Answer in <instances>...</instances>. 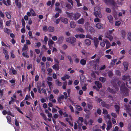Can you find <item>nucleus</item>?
<instances>
[{"label": "nucleus", "instance_id": "25", "mask_svg": "<svg viewBox=\"0 0 131 131\" xmlns=\"http://www.w3.org/2000/svg\"><path fill=\"white\" fill-rule=\"evenodd\" d=\"M4 31L5 32L8 34H9L10 32L11 31V30L10 29H8L6 28H4Z\"/></svg>", "mask_w": 131, "mask_h": 131}, {"label": "nucleus", "instance_id": "27", "mask_svg": "<svg viewBox=\"0 0 131 131\" xmlns=\"http://www.w3.org/2000/svg\"><path fill=\"white\" fill-rule=\"evenodd\" d=\"M85 43L87 45H90L91 44V41L90 39H86L85 41Z\"/></svg>", "mask_w": 131, "mask_h": 131}, {"label": "nucleus", "instance_id": "54", "mask_svg": "<svg viewBox=\"0 0 131 131\" xmlns=\"http://www.w3.org/2000/svg\"><path fill=\"white\" fill-rule=\"evenodd\" d=\"M123 13L122 12H120L118 14V16H122V14H125V10H123Z\"/></svg>", "mask_w": 131, "mask_h": 131}, {"label": "nucleus", "instance_id": "39", "mask_svg": "<svg viewBox=\"0 0 131 131\" xmlns=\"http://www.w3.org/2000/svg\"><path fill=\"white\" fill-rule=\"evenodd\" d=\"M108 19L110 22L112 23L113 21V17L111 15H110L107 17Z\"/></svg>", "mask_w": 131, "mask_h": 131}, {"label": "nucleus", "instance_id": "41", "mask_svg": "<svg viewBox=\"0 0 131 131\" xmlns=\"http://www.w3.org/2000/svg\"><path fill=\"white\" fill-rule=\"evenodd\" d=\"M75 24L73 21H71L70 23V26L71 28H74L75 27Z\"/></svg>", "mask_w": 131, "mask_h": 131}, {"label": "nucleus", "instance_id": "56", "mask_svg": "<svg viewBox=\"0 0 131 131\" xmlns=\"http://www.w3.org/2000/svg\"><path fill=\"white\" fill-rule=\"evenodd\" d=\"M22 55L24 57H25L27 58H29V56L28 55L27 53L23 52L22 53Z\"/></svg>", "mask_w": 131, "mask_h": 131}, {"label": "nucleus", "instance_id": "60", "mask_svg": "<svg viewBox=\"0 0 131 131\" xmlns=\"http://www.w3.org/2000/svg\"><path fill=\"white\" fill-rule=\"evenodd\" d=\"M54 93L56 94H58L59 92V91L57 89H56L53 90Z\"/></svg>", "mask_w": 131, "mask_h": 131}, {"label": "nucleus", "instance_id": "61", "mask_svg": "<svg viewBox=\"0 0 131 131\" xmlns=\"http://www.w3.org/2000/svg\"><path fill=\"white\" fill-rule=\"evenodd\" d=\"M55 10L56 11H58V12L59 13H61V10L60 8L58 7H56Z\"/></svg>", "mask_w": 131, "mask_h": 131}, {"label": "nucleus", "instance_id": "57", "mask_svg": "<svg viewBox=\"0 0 131 131\" xmlns=\"http://www.w3.org/2000/svg\"><path fill=\"white\" fill-rule=\"evenodd\" d=\"M121 24V22L120 21H117L115 22V25L116 26H118Z\"/></svg>", "mask_w": 131, "mask_h": 131}, {"label": "nucleus", "instance_id": "21", "mask_svg": "<svg viewBox=\"0 0 131 131\" xmlns=\"http://www.w3.org/2000/svg\"><path fill=\"white\" fill-rule=\"evenodd\" d=\"M123 65L124 67V70L125 71L127 70L128 66V64L127 62H125L124 63Z\"/></svg>", "mask_w": 131, "mask_h": 131}, {"label": "nucleus", "instance_id": "62", "mask_svg": "<svg viewBox=\"0 0 131 131\" xmlns=\"http://www.w3.org/2000/svg\"><path fill=\"white\" fill-rule=\"evenodd\" d=\"M0 16L3 18H4V15L1 10H0Z\"/></svg>", "mask_w": 131, "mask_h": 131}, {"label": "nucleus", "instance_id": "3", "mask_svg": "<svg viewBox=\"0 0 131 131\" xmlns=\"http://www.w3.org/2000/svg\"><path fill=\"white\" fill-rule=\"evenodd\" d=\"M76 38L74 37H70L67 38L66 41L72 44V46H74L75 44L74 43L76 42Z\"/></svg>", "mask_w": 131, "mask_h": 131}, {"label": "nucleus", "instance_id": "24", "mask_svg": "<svg viewBox=\"0 0 131 131\" xmlns=\"http://www.w3.org/2000/svg\"><path fill=\"white\" fill-rule=\"evenodd\" d=\"M84 23V20L83 18H81L79 19L78 21V24H83Z\"/></svg>", "mask_w": 131, "mask_h": 131}, {"label": "nucleus", "instance_id": "33", "mask_svg": "<svg viewBox=\"0 0 131 131\" xmlns=\"http://www.w3.org/2000/svg\"><path fill=\"white\" fill-rule=\"evenodd\" d=\"M15 3L16 5L17 6L18 8H20L21 7V4L20 2L18 1Z\"/></svg>", "mask_w": 131, "mask_h": 131}, {"label": "nucleus", "instance_id": "49", "mask_svg": "<svg viewBox=\"0 0 131 131\" xmlns=\"http://www.w3.org/2000/svg\"><path fill=\"white\" fill-rule=\"evenodd\" d=\"M109 77L110 78H112L113 75V73L112 71H109L107 72Z\"/></svg>", "mask_w": 131, "mask_h": 131}, {"label": "nucleus", "instance_id": "52", "mask_svg": "<svg viewBox=\"0 0 131 131\" xmlns=\"http://www.w3.org/2000/svg\"><path fill=\"white\" fill-rule=\"evenodd\" d=\"M41 86H39L37 85V86L38 92L40 94H41V92L40 90Z\"/></svg>", "mask_w": 131, "mask_h": 131}, {"label": "nucleus", "instance_id": "22", "mask_svg": "<svg viewBox=\"0 0 131 131\" xmlns=\"http://www.w3.org/2000/svg\"><path fill=\"white\" fill-rule=\"evenodd\" d=\"M63 39V38L62 37H59L58 39V43L59 44L61 43L62 42Z\"/></svg>", "mask_w": 131, "mask_h": 131}, {"label": "nucleus", "instance_id": "47", "mask_svg": "<svg viewBox=\"0 0 131 131\" xmlns=\"http://www.w3.org/2000/svg\"><path fill=\"white\" fill-rule=\"evenodd\" d=\"M121 34L122 35V37L123 38H124L125 36L126 33L125 30H122L121 31Z\"/></svg>", "mask_w": 131, "mask_h": 131}, {"label": "nucleus", "instance_id": "23", "mask_svg": "<svg viewBox=\"0 0 131 131\" xmlns=\"http://www.w3.org/2000/svg\"><path fill=\"white\" fill-rule=\"evenodd\" d=\"M86 62V61L85 60L83 59H81L80 61V63L82 65H85Z\"/></svg>", "mask_w": 131, "mask_h": 131}, {"label": "nucleus", "instance_id": "6", "mask_svg": "<svg viewBox=\"0 0 131 131\" xmlns=\"http://www.w3.org/2000/svg\"><path fill=\"white\" fill-rule=\"evenodd\" d=\"M81 16L80 13H76L74 14L73 17V19L76 20L78 19Z\"/></svg>", "mask_w": 131, "mask_h": 131}, {"label": "nucleus", "instance_id": "29", "mask_svg": "<svg viewBox=\"0 0 131 131\" xmlns=\"http://www.w3.org/2000/svg\"><path fill=\"white\" fill-rule=\"evenodd\" d=\"M76 106V109L78 111H81L83 110V108L80 105H77Z\"/></svg>", "mask_w": 131, "mask_h": 131}, {"label": "nucleus", "instance_id": "64", "mask_svg": "<svg viewBox=\"0 0 131 131\" xmlns=\"http://www.w3.org/2000/svg\"><path fill=\"white\" fill-rule=\"evenodd\" d=\"M21 21L22 23L23 27H25V23L24 19H22Z\"/></svg>", "mask_w": 131, "mask_h": 131}, {"label": "nucleus", "instance_id": "34", "mask_svg": "<svg viewBox=\"0 0 131 131\" xmlns=\"http://www.w3.org/2000/svg\"><path fill=\"white\" fill-rule=\"evenodd\" d=\"M54 43V42L51 40H50L48 41V45L49 46L50 48H50V46H52V45Z\"/></svg>", "mask_w": 131, "mask_h": 131}, {"label": "nucleus", "instance_id": "42", "mask_svg": "<svg viewBox=\"0 0 131 131\" xmlns=\"http://www.w3.org/2000/svg\"><path fill=\"white\" fill-rule=\"evenodd\" d=\"M40 115L42 117L43 119L45 121L47 120V117L45 114L43 113H41L40 114Z\"/></svg>", "mask_w": 131, "mask_h": 131}, {"label": "nucleus", "instance_id": "50", "mask_svg": "<svg viewBox=\"0 0 131 131\" xmlns=\"http://www.w3.org/2000/svg\"><path fill=\"white\" fill-rule=\"evenodd\" d=\"M87 106L88 108L90 110H92L93 107L92 105L89 103H88Z\"/></svg>", "mask_w": 131, "mask_h": 131}, {"label": "nucleus", "instance_id": "53", "mask_svg": "<svg viewBox=\"0 0 131 131\" xmlns=\"http://www.w3.org/2000/svg\"><path fill=\"white\" fill-rule=\"evenodd\" d=\"M84 25L85 28L86 29L88 28V27H89V26L90 25V24L89 22H85Z\"/></svg>", "mask_w": 131, "mask_h": 131}, {"label": "nucleus", "instance_id": "11", "mask_svg": "<svg viewBox=\"0 0 131 131\" xmlns=\"http://www.w3.org/2000/svg\"><path fill=\"white\" fill-rule=\"evenodd\" d=\"M94 41L95 48H97V47L99 42L97 38L94 37Z\"/></svg>", "mask_w": 131, "mask_h": 131}, {"label": "nucleus", "instance_id": "20", "mask_svg": "<svg viewBox=\"0 0 131 131\" xmlns=\"http://www.w3.org/2000/svg\"><path fill=\"white\" fill-rule=\"evenodd\" d=\"M61 21L62 22L64 23L65 24H67L68 21V19L67 18H62L61 19Z\"/></svg>", "mask_w": 131, "mask_h": 131}, {"label": "nucleus", "instance_id": "13", "mask_svg": "<svg viewBox=\"0 0 131 131\" xmlns=\"http://www.w3.org/2000/svg\"><path fill=\"white\" fill-rule=\"evenodd\" d=\"M126 85L128 88H131V79L130 78L128 81H126Z\"/></svg>", "mask_w": 131, "mask_h": 131}, {"label": "nucleus", "instance_id": "9", "mask_svg": "<svg viewBox=\"0 0 131 131\" xmlns=\"http://www.w3.org/2000/svg\"><path fill=\"white\" fill-rule=\"evenodd\" d=\"M86 29L88 31L90 32L91 33L94 32L95 30L91 26H89V27H88V28Z\"/></svg>", "mask_w": 131, "mask_h": 131}, {"label": "nucleus", "instance_id": "16", "mask_svg": "<svg viewBox=\"0 0 131 131\" xmlns=\"http://www.w3.org/2000/svg\"><path fill=\"white\" fill-rule=\"evenodd\" d=\"M107 126L106 129L108 130H110L112 127V124L111 122L109 121L107 122Z\"/></svg>", "mask_w": 131, "mask_h": 131}, {"label": "nucleus", "instance_id": "7", "mask_svg": "<svg viewBox=\"0 0 131 131\" xmlns=\"http://www.w3.org/2000/svg\"><path fill=\"white\" fill-rule=\"evenodd\" d=\"M101 104L102 107H106L108 109L110 107V105L106 103L104 101L101 102Z\"/></svg>", "mask_w": 131, "mask_h": 131}, {"label": "nucleus", "instance_id": "40", "mask_svg": "<svg viewBox=\"0 0 131 131\" xmlns=\"http://www.w3.org/2000/svg\"><path fill=\"white\" fill-rule=\"evenodd\" d=\"M62 18V17H60L59 18L56 19V20L55 21L56 24H58L60 21V20Z\"/></svg>", "mask_w": 131, "mask_h": 131}, {"label": "nucleus", "instance_id": "44", "mask_svg": "<svg viewBox=\"0 0 131 131\" xmlns=\"http://www.w3.org/2000/svg\"><path fill=\"white\" fill-rule=\"evenodd\" d=\"M11 70L13 74H16L17 73V71L13 67L11 68Z\"/></svg>", "mask_w": 131, "mask_h": 131}, {"label": "nucleus", "instance_id": "10", "mask_svg": "<svg viewBox=\"0 0 131 131\" xmlns=\"http://www.w3.org/2000/svg\"><path fill=\"white\" fill-rule=\"evenodd\" d=\"M95 83L99 89H100L102 87V84L99 81H96L95 82Z\"/></svg>", "mask_w": 131, "mask_h": 131}, {"label": "nucleus", "instance_id": "14", "mask_svg": "<svg viewBox=\"0 0 131 131\" xmlns=\"http://www.w3.org/2000/svg\"><path fill=\"white\" fill-rule=\"evenodd\" d=\"M96 27L98 29H102L103 28V24L101 23H98L96 24Z\"/></svg>", "mask_w": 131, "mask_h": 131}, {"label": "nucleus", "instance_id": "38", "mask_svg": "<svg viewBox=\"0 0 131 131\" xmlns=\"http://www.w3.org/2000/svg\"><path fill=\"white\" fill-rule=\"evenodd\" d=\"M66 6L69 9H72L71 5L69 4L66 3Z\"/></svg>", "mask_w": 131, "mask_h": 131}, {"label": "nucleus", "instance_id": "55", "mask_svg": "<svg viewBox=\"0 0 131 131\" xmlns=\"http://www.w3.org/2000/svg\"><path fill=\"white\" fill-rule=\"evenodd\" d=\"M93 123V121L92 119H90L88 121V124L89 125H91Z\"/></svg>", "mask_w": 131, "mask_h": 131}, {"label": "nucleus", "instance_id": "37", "mask_svg": "<svg viewBox=\"0 0 131 131\" xmlns=\"http://www.w3.org/2000/svg\"><path fill=\"white\" fill-rule=\"evenodd\" d=\"M84 111L87 114L89 115H90L91 114L90 111L89 110H88L87 108H84Z\"/></svg>", "mask_w": 131, "mask_h": 131}, {"label": "nucleus", "instance_id": "2", "mask_svg": "<svg viewBox=\"0 0 131 131\" xmlns=\"http://www.w3.org/2000/svg\"><path fill=\"white\" fill-rule=\"evenodd\" d=\"M120 90L122 92L123 94V95L125 97L128 96L129 93V90L124 86H122L120 88Z\"/></svg>", "mask_w": 131, "mask_h": 131}, {"label": "nucleus", "instance_id": "26", "mask_svg": "<svg viewBox=\"0 0 131 131\" xmlns=\"http://www.w3.org/2000/svg\"><path fill=\"white\" fill-rule=\"evenodd\" d=\"M105 37L106 38H108L110 41H112L113 39L112 36L110 34H107L106 35Z\"/></svg>", "mask_w": 131, "mask_h": 131}, {"label": "nucleus", "instance_id": "12", "mask_svg": "<svg viewBox=\"0 0 131 131\" xmlns=\"http://www.w3.org/2000/svg\"><path fill=\"white\" fill-rule=\"evenodd\" d=\"M114 107L115 109V111L116 113L118 114L119 111V105H117L116 103H115V105H114Z\"/></svg>", "mask_w": 131, "mask_h": 131}, {"label": "nucleus", "instance_id": "18", "mask_svg": "<svg viewBox=\"0 0 131 131\" xmlns=\"http://www.w3.org/2000/svg\"><path fill=\"white\" fill-rule=\"evenodd\" d=\"M66 13L68 17L69 18H73L74 15L73 13H69L68 12H66Z\"/></svg>", "mask_w": 131, "mask_h": 131}, {"label": "nucleus", "instance_id": "30", "mask_svg": "<svg viewBox=\"0 0 131 131\" xmlns=\"http://www.w3.org/2000/svg\"><path fill=\"white\" fill-rule=\"evenodd\" d=\"M106 44V49H108L109 48L111 44L110 42L107 41H106L105 42Z\"/></svg>", "mask_w": 131, "mask_h": 131}, {"label": "nucleus", "instance_id": "59", "mask_svg": "<svg viewBox=\"0 0 131 131\" xmlns=\"http://www.w3.org/2000/svg\"><path fill=\"white\" fill-rule=\"evenodd\" d=\"M128 40L131 41V33L129 32L128 34Z\"/></svg>", "mask_w": 131, "mask_h": 131}, {"label": "nucleus", "instance_id": "63", "mask_svg": "<svg viewBox=\"0 0 131 131\" xmlns=\"http://www.w3.org/2000/svg\"><path fill=\"white\" fill-rule=\"evenodd\" d=\"M79 82V81L78 80H75L74 81L73 84L75 85H77L78 84Z\"/></svg>", "mask_w": 131, "mask_h": 131}, {"label": "nucleus", "instance_id": "4", "mask_svg": "<svg viewBox=\"0 0 131 131\" xmlns=\"http://www.w3.org/2000/svg\"><path fill=\"white\" fill-rule=\"evenodd\" d=\"M104 2L107 5H111L115 7L116 6V3L114 0H103Z\"/></svg>", "mask_w": 131, "mask_h": 131}, {"label": "nucleus", "instance_id": "31", "mask_svg": "<svg viewBox=\"0 0 131 131\" xmlns=\"http://www.w3.org/2000/svg\"><path fill=\"white\" fill-rule=\"evenodd\" d=\"M30 13L31 14V15L32 16H36V14L35 13L33 9L31 8L30 9Z\"/></svg>", "mask_w": 131, "mask_h": 131}, {"label": "nucleus", "instance_id": "45", "mask_svg": "<svg viewBox=\"0 0 131 131\" xmlns=\"http://www.w3.org/2000/svg\"><path fill=\"white\" fill-rule=\"evenodd\" d=\"M69 118L67 117L65 118L66 121L69 123V125L72 126H73V124L72 123H71V122L69 120Z\"/></svg>", "mask_w": 131, "mask_h": 131}, {"label": "nucleus", "instance_id": "19", "mask_svg": "<svg viewBox=\"0 0 131 131\" xmlns=\"http://www.w3.org/2000/svg\"><path fill=\"white\" fill-rule=\"evenodd\" d=\"M130 78L129 76V75H124L123 76L122 79L124 81L126 80V81H128V80Z\"/></svg>", "mask_w": 131, "mask_h": 131}, {"label": "nucleus", "instance_id": "46", "mask_svg": "<svg viewBox=\"0 0 131 131\" xmlns=\"http://www.w3.org/2000/svg\"><path fill=\"white\" fill-rule=\"evenodd\" d=\"M13 51L12 50L10 52V57L13 58H15V56L13 53Z\"/></svg>", "mask_w": 131, "mask_h": 131}, {"label": "nucleus", "instance_id": "43", "mask_svg": "<svg viewBox=\"0 0 131 131\" xmlns=\"http://www.w3.org/2000/svg\"><path fill=\"white\" fill-rule=\"evenodd\" d=\"M32 2L34 5H37L39 2V0H32Z\"/></svg>", "mask_w": 131, "mask_h": 131}, {"label": "nucleus", "instance_id": "15", "mask_svg": "<svg viewBox=\"0 0 131 131\" xmlns=\"http://www.w3.org/2000/svg\"><path fill=\"white\" fill-rule=\"evenodd\" d=\"M76 31L78 32H80L81 33H83L84 32V30L82 28H78L75 29Z\"/></svg>", "mask_w": 131, "mask_h": 131}, {"label": "nucleus", "instance_id": "58", "mask_svg": "<svg viewBox=\"0 0 131 131\" xmlns=\"http://www.w3.org/2000/svg\"><path fill=\"white\" fill-rule=\"evenodd\" d=\"M27 49H28L27 46L26 44H25V45H24V47L22 49V51H23V50L25 51Z\"/></svg>", "mask_w": 131, "mask_h": 131}, {"label": "nucleus", "instance_id": "28", "mask_svg": "<svg viewBox=\"0 0 131 131\" xmlns=\"http://www.w3.org/2000/svg\"><path fill=\"white\" fill-rule=\"evenodd\" d=\"M5 14L6 17L8 19H10L11 18V16L9 13L7 12H5Z\"/></svg>", "mask_w": 131, "mask_h": 131}, {"label": "nucleus", "instance_id": "48", "mask_svg": "<svg viewBox=\"0 0 131 131\" xmlns=\"http://www.w3.org/2000/svg\"><path fill=\"white\" fill-rule=\"evenodd\" d=\"M6 118L7 120L8 123L9 124H10V123L11 122V121L10 116H7L6 117Z\"/></svg>", "mask_w": 131, "mask_h": 131}, {"label": "nucleus", "instance_id": "1", "mask_svg": "<svg viewBox=\"0 0 131 131\" xmlns=\"http://www.w3.org/2000/svg\"><path fill=\"white\" fill-rule=\"evenodd\" d=\"M94 15L97 17L98 16L100 18H101L102 15L101 13V10L100 8L99 7H96L94 8Z\"/></svg>", "mask_w": 131, "mask_h": 131}, {"label": "nucleus", "instance_id": "36", "mask_svg": "<svg viewBox=\"0 0 131 131\" xmlns=\"http://www.w3.org/2000/svg\"><path fill=\"white\" fill-rule=\"evenodd\" d=\"M55 82L56 84L58 86H61L62 84V83L59 81L58 80H56Z\"/></svg>", "mask_w": 131, "mask_h": 131}, {"label": "nucleus", "instance_id": "32", "mask_svg": "<svg viewBox=\"0 0 131 131\" xmlns=\"http://www.w3.org/2000/svg\"><path fill=\"white\" fill-rule=\"evenodd\" d=\"M48 30L49 32H52L54 30V28L52 26H49L48 28Z\"/></svg>", "mask_w": 131, "mask_h": 131}, {"label": "nucleus", "instance_id": "35", "mask_svg": "<svg viewBox=\"0 0 131 131\" xmlns=\"http://www.w3.org/2000/svg\"><path fill=\"white\" fill-rule=\"evenodd\" d=\"M99 80L101 82L104 83L106 80V78L104 77H100L99 78Z\"/></svg>", "mask_w": 131, "mask_h": 131}, {"label": "nucleus", "instance_id": "17", "mask_svg": "<svg viewBox=\"0 0 131 131\" xmlns=\"http://www.w3.org/2000/svg\"><path fill=\"white\" fill-rule=\"evenodd\" d=\"M52 67L53 68V69H54L56 71H57L59 69V64L55 63L54 65L52 66Z\"/></svg>", "mask_w": 131, "mask_h": 131}, {"label": "nucleus", "instance_id": "8", "mask_svg": "<svg viewBox=\"0 0 131 131\" xmlns=\"http://www.w3.org/2000/svg\"><path fill=\"white\" fill-rule=\"evenodd\" d=\"M107 90L109 92L112 94H115L116 93V90L113 89L110 87L107 88Z\"/></svg>", "mask_w": 131, "mask_h": 131}, {"label": "nucleus", "instance_id": "5", "mask_svg": "<svg viewBox=\"0 0 131 131\" xmlns=\"http://www.w3.org/2000/svg\"><path fill=\"white\" fill-rule=\"evenodd\" d=\"M111 83L115 90L117 91L118 90L119 88L117 86L116 80L113 79L111 81Z\"/></svg>", "mask_w": 131, "mask_h": 131}, {"label": "nucleus", "instance_id": "51", "mask_svg": "<svg viewBox=\"0 0 131 131\" xmlns=\"http://www.w3.org/2000/svg\"><path fill=\"white\" fill-rule=\"evenodd\" d=\"M3 27V23L2 20H0V29H2Z\"/></svg>", "mask_w": 131, "mask_h": 131}]
</instances>
